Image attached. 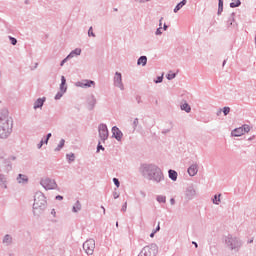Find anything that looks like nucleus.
Masks as SVG:
<instances>
[{
	"instance_id": "nucleus-38",
	"label": "nucleus",
	"mask_w": 256,
	"mask_h": 256,
	"mask_svg": "<svg viewBox=\"0 0 256 256\" xmlns=\"http://www.w3.org/2000/svg\"><path fill=\"white\" fill-rule=\"evenodd\" d=\"M161 81H163V77H159L156 83H161Z\"/></svg>"
},
{
	"instance_id": "nucleus-23",
	"label": "nucleus",
	"mask_w": 256,
	"mask_h": 256,
	"mask_svg": "<svg viewBox=\"0 0 256 256\" xmlns=\"http://www.w3.org/2000/svg\"><path fill=\"white\" fill-rule=\"evenodd\" d=\"M11 241H12V238L9 235H6L3 239V243L9 244L11 243Z\"/></svg>"
},
{
	"instance_id": "nucleus-40",
	"label": "nucleus",
	"mask_w": 256,
	"mask_h": 256,
	"mask_svg": "<svg viewBox=\"0 0 256 256\" xmlns=\"http://www.w3.org/2000/svg\"><path fill=\"white\" fill-rule=\"evenodd\" d=\"M51 214L53 215V217H55V215L57 214V212H55V209L51 211Z\"/></svg>"
},
{
	"instance_id": "nucleus-30",
	"label": "nucleus",
	"mask_w": 256,
	"mask_h": 256,
	"mask_svg": "<svg viewBox=\"0 0 256 256\" xmlns=\"http://www.w3.org/2000/svg\"><path fill=\"white\" fill-rule=\"evenodd\" d=\"M230 111H231V108H229V107H224V109H223L224 115H229Z\"/></svg>"
},
{
	"instance_id": "nucleus-3",
	"label": "nucleus",
	"mask_w": 256,
	"mask_h": 256,
	"mask_svg": "<svg viewBox=\"0 0 256 256\" xmlns=\"http://www.w3.org/2000/svg\"><path fill=\"white\" fill-rule=\"evenodd\" d=\"M47 205V200L43 193H36L34 198L33 209H43Z\"/></svg>"
},
{
	"instance_id": "nucleus-32",
	"label": "nucleus",
	"mask_w": 256,
	"mask_h": 256,
	"mask_svg": "<svg viewBox=\"0 0 256 256\" xmlns=\"http://www.w3.org/2000/svg\"><path fill=\"white\" fill-rule=\"evenodd\" d=\"M10 41H11L12 45H17V39L10 37Z\"/></svg>"
},
{
	"instance_id": "nucleus-33",
	"label": "nucleus",
	"mask_w": 256,
	"mask_h": 256,
	"mask_svg": "<svg viewBox=\"0 0 256 256\" xmlns=\"http://www.w3.org/2000/svg\"><path fill=\"white\" fill-rule=\"evenodd\" d=\"M113 181H114V184L116 185V187H119V179L114 178Z\"/></svg>"
},
{
	"instance_id": "nucleus-16",
	"label": "nucleus",
	"mask_w": 256,
	"mask_h": 256,
	"mask_svg": "<svg viewBox=\"0 0 256 256\" xmlns=\"http://www.w3.org/2000/svg\"><path fill=\"white\" fill-rule=\"evenodd\" d=\"M187 4V0H182L175 8L174 13H177L181 8H183L184 5Z\"/></svg>"
},
{
	"instance_id": "nucleus-48",
	"label": "nucleus",
	"mask_w": 256,
	"mask_h": 256,
	"mask_svg": "<svg viewBox=\"0 0 256 256\" xmlns=\"http://www.w3.org/2000/svg\"><path fill=\"white\" fill-rule=\"evenodd\" d=\"M125 209H127V203H125V206H124V211H125Z\"/></svg>"
},
{
	"instance_id": "nucleus-26",
	"label": "nucleus",
	"mask_w": 256,
	"mask_h": 256,
	"mask_svg": "<svg viewBox=\"0 0 256 256\" xmlns=\"http://www.w3.org/2000/svg\"><path fill=\"white\" fill-rule=\"evenodd\" d=\"M218 11H223V0H219V3H218Z\"/></svg>"
},
{
	"instance_id": "nucleus-12",
	"label": "nucleus",
	"mask_w": 256,
	"mask_h": 256,
	"mask_svg": "<svg viewBox=\"0 0 256 256\" xmlns=\"http://www.w3.org/2000/svg\"><path fill=\"white\" fill-rule=\"evenodd\" d=\"M114 85L116 87H119L120 89H123V83H122V78H121V73H116L114 77Z\"/></svg>"
},
{
	"instance_id": "nucleus-15",
	"label": "nucleus",
	"mask_w": 256,
	"mask_h": 256,
	"mask_svg": "<svg viewBox=\"0 0 256 256\" xmlns=\"http://www.w3.org/2000/svg\"><path fill=\"white\" fill-rule=\"evenodd\" d=\"M137 64H138V65H142L143 67H145V65H147V56H141V57L138 59Z\"/></svg>"
},
{
	"instance_id": "nucleus-31",
	"label": "nucleus",
	"mask_w": 256,
	"mask_h": 256,
	"mask_svg": "<svg viewBox=\"0 0 256 256\" xmlns=\"http://www.w3.org/2000/svg\"><path fill=\"white\" fill-rule=\"evenodd\" d=\"M221 201V199H217V196H215L214 197V199H213V203L215 204V205H219V202Z\"/></svg>"
},
{
	"instance_id": "nucleus-36",
	"label": "nucleus",
	"mask_w": 256,
	"mask_h": 256,
	"mask_svg": "<svg viewBox=\"0 0 256 256\" xmlns=\"http://www.w3.org/2000/svg\"><path fill=\"white\" fill-rule=\"evenodd\" d=\"M161 28H158L157 30H156V35H161Z\"/></svg>"
},
{
	"instance_id": "nucleus-47",
	"label": "nucleus",
	"mask_w": 256,
	"mask_h": 256,
	"mask_svg": "<svg viewBox=\"0 0 256 256\" xmlns=\"http://www.w3.org/2000/svg\"><path fill=\"white\" fill-rule=\"evenodd\" d=\"M164 31H167V26L164 24Z\"/></svg>"
},
{
	"instance_id": "nucleus-21",
	"label": "nucleus",
	"mask_w": 256,
	"mask_h": 256,
	"mask_svg": "<svg viewBox=\"0 0 256 256\" xmlns=\"http://www.w3.org/2000/svg\"><path fill=\"white\" fill-rule=\"evenodd\" d=\"M239 5H241L240 0H236V1L230 3V7H232V9L235 7H239Z\"/></svg>"
},
{
	"instance_id": "nucleus-28",
	"label": "nucleus",
	"mask_w": 256,
	"mask_h": 256,
	"mask_svg": "<svg viewBox=\"0 0 256 256\" xmlns=\"http://www.w3.org/2000/svg\"><path fill=\"white\" fill-rule=\"evenodd\" d=\"M167 79H169L170 81H171V79H175V73H173V72L168 73Z\"/></svg>"
},
{
	"instance_id": "nucleus-49",
	"label": "nucleus",
	"mask_w": 256,
	"mask_h": 256,
	"mask_svg": "<svg viewBox=\"0 0 256 256\" xmlns=\"http://www.w3.org/2000/svg\"><path fill=\"white\" fill-rule=\"evenodd\" d=\"M125 209H127V203H125V206H124V211H125Z\"/></svg>"
},
{
	"instance_id": "nucleus-4",
	"label": "nucleus",
	"mask_w": 256,
	"mask_h": 256,
	"mask_svg": "<svg viewBox=\"0 0 256 256\" xmlns=\"http://www.w3.org/2000/svg\"><path fill=\"white\" fill-rule=\"evenodd\" d=\"M83 249L87 255H93L95 251V240L89 239L83 244Z\"/></svg>"
},
{
	"instance_id": "nucleus-11",
	"label": "nucleus",
	"mask_w": 256,
	"mask_h": 256,
	"mask_svg": "<svg viewBox=\"0 0 256 256\" xmlns=\"http://www.w3.org/2000/svg\"><path fill=\"white\" fill-rule=\"evenodd\" d=\"M112 135L113 137H115V139H117V141H121V139L123 138V132H121V130H119L117 126H114L112 128Z\"/></svg>"
},
{
	"instance_id": "nucleus-44",
	"label": "nucleus",
	"mask_w": 256,
	"mask_h": 256,
	"mask_svg": "<svg viewBox=\"0 0 256 256\" xmlns=\"http://www.w3.org/2000/svg\"><path fill=\"white\" fill-rule=\"evenodd\" d=\"M56 199L61 200V199H63V196H56Z\"/></svg>"
},
{
	"instance_id": "nucleus-10",
	"label": "nucleus",
	"mask_w": 256,
	"mask_h": 256,
	"mask_svg": "<svg viewBox=\"0 0 256 256\" xmlns=\"http://www.w3.org/2000/svg\"><path fill=\"white\" fill-rule=\"evenodd\" d=\"M76 87H82V88L95 87V81L82 80V81L76 83Z\"/></svg>"
},
{
	"instance_id": "nucleus-25",
	"label": "nucleus",
	"mask_w": 256,
	"mask_h": 256,
	"mask_svg": "<svg viewBox=\"0 0 256 256\" xmlns=\"http://www.w3.org/2000/svg\"><path fill=\"white\" fill-rule=\"evenodd\" d=\"M157 201H158L159 203H165L166 198H165V196H158V197H157Z\"/></svg>"
},
{
	"instance_id": "nucleus-2",
	"label": "nucleus",
	"mask_w": 256,
	"mask_h": 256,
	"mask_svg": "<svg viewBox=\"0 0 256 256\" xmlns=\"http://www.w3.org/2000/svg\"><path fill=\"white\" fill-rule=\"evenodd\" d=\"M13 129V120L0 118V138L7 139Z\"/></svg>"
},
{
	"instance_id": "nucleus-41",
	"label": "nucleus",
	"mask_w": 256,
	"mask_h": 256,
	"mask_svg": "<svg viewBox=\"0 0 256 256\" xmlns=\"http://www.w3.org/2000/svg\"><path fill=\"white\" fill-rule=\"evenodd\" d=\"M161 230V226L159 225V223H158V226H157V228H156V233H157V231H160Z\"/></svg>"
},
{
	"instance_id": "nucleus-17",
	"label": "nucleus",
	"mask_w": 256,
	"mask_h": 256,
	"mask_svg": "<svg viewBox=\"0 0 256 256\" xmlns=\"http://www.w3.org/2000/svg\"><path fill=\"white\" fill-rule=\"evenodd\" d=\"M75 55H81V49H80V48H76L74 51H72V52L67 56V59H69L70 57H75Z\"/></svg>"
},
{
	"instance_id": "nucleus-22",
	"label": "nucleus",
	"mask_w": 256,
	"mask_h": 256,
	"mask_svg": "<svg viewBox=\"0 0 256 256\" xmlns=\"http://www.w3.org/2000/svg\"><path fill=\"white\" fill-rule=\"evenodd\" d=\"M74 213H77V211H81V203L77 202L76 205L73 207Z\"/></svg>"
},
{
	"instance_id": "nucleus-5",
	"label": "nucleus",
	"mask_w": 256,
	"mask_h": 256,
	"mask_svg": "<svg viewBox=\"0 0 256 256\" xmlns=\"http://www.w3.org/2000/svg\"><path fill=\"white\" fill-rule=\"evenodd\" d=\"M98 131H99L100 139H101L103 142H105V141H107V139H109V130L107 129V125L101 124V125L98 127Z\"/></svg>"
},
{
	"instance_id": "nucleus-39",
	"label": "nucleus",
	"mask_w": 256,
	"mask_h": 256,
	"mask_svg": "<svg viewBox=\"0 0 256 256\" xmlns=\"http://www.w3.org/2000/svg\"><path fill=\"white\" fill-rule=\"evenodd\" d=\"M156 233H157V231L152 232V233L150 234V237H151V238L155 237V234H156Z\"/></svg>"
},
{
	"instance_id": "nucleus-52",
	"label": "nucleus",
	"mask_w": 256,
	"mask_h": 256,
	"mask_svg": "<svg viewBox=\"0 0 256 256\" xmlns=\"http://www.w3.org/2000/svg\"><path fill=\"white\" fill-rule=\"evenodd\" d=\"M223 65H225V61H224Z\"/></svg>"
},
{
	"instance_id": "nucleus-1",
	"label": "nucleus",
	"mask_w": 256,
	"mask_h": 256,
	"mask_svg": "<svg viewBox=\"0 0 256 256\" xmlns=\"http://www.w3.org/2000/svg\"><path fill=\"white\" fill-rule=\"evenodd\" d=\"M142 173L144 177H148V179L156 181V183H161V181H163V172L155 165L144 166Z\"/></svg>"
},
{
	"instance_id": "nucleus-18",
	"label": "nucleus",
	"mask_w": 256,
	"mask_h": 256,
	"mask_svg": "<svg viewBox=\"0 0 256 256\" xmlns=\"http://www.w3.org/2000/svg\"><path fill=\"white\" fill-rule=\"evenodd\" d=\"M169 178L172 181H177V172L175 170H169Z\"/></svg>"
},
{
	"instance_id": "nucleus-19",
	"label": "nucleus",
	"mask_w": 256,
	"mask_h": 256,
	"mask_svg": "<svg viewBox=\"0 0 256 256\" xmlns=\"http://www.w3.org/2000/svg\"><path fill=\"white\" fill-rule=\"evenodd\" d=\"M17 181L18 183H27L28 179H27V176L23 174H19Z\"/></svg>"
},
{
	"instance_id": "nucleus-37",
	"label": "nucleus",
	"mask_w": 256,
	"mask_h": 256,
	"mask_svg": "<svg viewBox=\"0 0 256 256\" xmlns=\"http://www.w3.org/2000/svg\"><path fill=\"white\" fill-rule=\"evenodd\" d=\"M100 149H102V151H103L105 148H103V146L101 144H98L97 150L99 151Z\"/></svg>"
},
{
	"instance_id": "nucleus-43",
	"label": "nucleus",
	"mask_w": 256,
	"mask_h": 256,
	"mask_svg": "<svg viewBox=\"0 0 256 256\" xmlns=\"http://www.w3.org/2000/svg\"><path fill=\"white\" fill-rule=\"evenodd\" d=\"M170 202H171V205H175V199L172 198V199L170 200Z\"/></svg>"
},
{
	"instance_id": "nucleus-8",
	"label": "nucleus",
	"mask_w": 256,
	"mask_h": 256,
	"mask_svg": "<svg viewBox=\"0 0 256 256\" xmlns=\"http://www.w3.org/2000/svg\"><path fill=\"white\" fill-rule=\"evenodd\" d=\"M66 83H67V80L65 79V76H62L61 84H60V92L56 94L55 99H61L63 97V93L67 91Z\"/></svg>"
},
{
	"instance_id": "nucleus-27",
	"label": "nucleus",
	"mask_w": 256,
	"mask_h": 256,
	"mask_svg": "<svg viewBox=\"0 0 256 256\" xmlns=\"http://www.w3.org/2000/svg\"><path fill=\"white\" fill-rule=\"evenodd\" d=\"M67 159L68 161H75V154H68Z\"/></svg>"
},
{
	"instance_id": "nucleus-46",
	"label": "nucleus",
	"mask_w": 256,
	"mask_h": 256,
	"mask_svg": "<svg viewBox=\"0 0 256 256\" xmlns=\"http://www.w3.org/2000/svg\"><path fill=\"white\" fill-rule=\"evenodd\" d=\"M162 21H163V18L160 19V27H161V25H162Z\"/></svg>"
},
{
	"instance_id": "nucleus-29",
	"label": "nucleus",
	"mask_w": 256,
	"mask_h": 256,
	"mask_svg": "<svg viewBox=\"0 0 256 256\" xmlns=\"http://www.w3.org/2000/svg\"><path fill=\"white\" fill-rule=\"evenodd\" d=\"M88 36L89 37H95V34L93 33V27H90L89 30H88Z\"/></svg>"
},
{
	"instance_id": "nucleus-20",
	"label": "nucleus",
	"mask_w": 256,
	"mask_h": 256,
	"mask_svg": "<svg viewBox=\"0 0 256 256\" xmlns=\"http://www.w3.org/2000/svg\"><path fill=\"white\" fill-rule=\"evenodd\" d=\"M181 109L182 111H186V113H190L191 112V106H189L188 103H184L181 105Z\"/></svg>"
},
{
	"instance_id": "nucleus-50",
	"label": "nucleus",
	"mask_w": 256,
	"mask_h": 256,
	"mask_svg": "<svg viewBox=\"0 0 256 256\" xmlns=\"http://www.w3.org/2000/svg\"><path fill=\"white\" fill-rule=\"evenodd\" d=\"M116 227H119V223L118 222L116 223Z\"/></svg>"
},
{
	"instance_id": "nucleus-6",
	"label": "nucleus",
	"mask_w": 256,
	"mask_h": 256,
	"mask_svg": "<svg viewBox=\"0 0 256 256\" xmlns=\"http://www.w3.org/2000/svg\"><path fill=\"white\" fill-rule=\"evenodd\" d=\"M226 244L230 249H237V247H241V242H239V239L233 238V236H228L226 238Z\"/></svg>"
},
{
	"instance_id": "nucleus-7",
	"label": "nucleus",
	"mask_w": 256,
	"mask_h": 256,
	"mask_svg": "<svg viewBox=\"0 0 256 256\" xmlns=\"http://www.w3.org/2000/svg\"><path fill=\"white\" fill-rule=\"evenodd\" d=\"M250 128L248 125H244L242 127L236 128L232 131L233 137H241V135H245V133H249Z\"/></svg>"
},
{
	"instance_id": "nucleus-34",
	"label": "nucleus",
	"mask_w": 256,
	"mask_h": 256,
	"mask_svg": "<svg viewBox=\"0 0 256 256\" xmlns=\"http://www.w3.org/2000/svg\"><path fill=\"white\" fill-rule=\"evenodd\" d=\"M49 139H51V133L47 134V138H46V141H45L46 145L49 142Z\"/></svg>"
},
{
	"instance_id": "nucleus-24",
	"label": "nucleus",
	"mask_w": 256,
	"mask_h": 256,
	"mask_svg": "<svg viewBox=\"0 0 256 256\" xmlns=\"http://www.w3.org/2000/svg\"><path fill=\"white\" fill-rule=\"evenodd\" d=\"M64 145H65V141L62 139V140L60 141V144H59L58 147L56 148V151H60V149H63Z\"/></svg>"
},
{
	"instance_id": "nucleus-9",
	"label": "nucleus",
	"mask_w": 256,
	"mask_h": 256,
	"mask_svg": "<svg viewBox=\"0 0 256 256\" xmlns=\"http://www.w3.org/2000/svg\"><path fill=\"white\" fill-rule=\"evenodd\" d=\"M41 185L44 187V189H55V181L49 179V178H44L41 180Z\"/></svg>"
},
{
	"instance_id": "nucleus-42",
	"label": "nucleus",
	"mask_w": 256,
	"mask_h": 256,
	"mask_svg": "<svg viewBox=\"0 0 256 256\" xmlns=\"http://www.w3.org/2000/svg\"><path fill=\"white\" fill-rule=\"evenodd\" d=\"M41 147H43V141L40 142L38 149H41Z\"/></svg>"
},
{
	"instance_id": "nucleus-35",
	"label": "nucleus",
	"mask_w": 256,
	"mask_h": 256,
	"mask_svg": "<svg viewBox=\"0 0 256 256\" xmlns=\"http://www.w3.org/2000/svg\"><path fill=\"white\" fill-rule=\"evenodd\" d=\"M67 59H68V58L66 57V58L61 62V64H60L61 67H63V65H65V63L67 62Z\"/></svg>"
},
{
	"instance_id": "nucleus-45",
	"label": "nucleus",
	"mask_w": 256,
	"mask_h": 256,
	"mask_svg": "<svg viewBox=\"0 0 256 256\" xmlns=\"http://www.w3.org/2000/svg\"><path fill=\"white\" fill-rule=\"evenodd\" d=\"M193 243V245H195V247L197 248L198 247V245H197V243L196 242H192Z\"/></svg>"
},
{
	"instance_id": "nucleus-51",
	"label": "nucleus",
	"mask_w": 256,
	"mask_h": 256,
	"mask_svg": "<svg viewBox=\"0 0 256 256\" xmlns=\"http://www.w3.org/2000/svg\"><path fill=\"white\" fill-rule=\"evenodd\" d=\"M255 43H256V36H255Z\"/></svg>"
},
{
	"instance_id": "nucleus-14",
	"label": "nucleus",
	"mask_w": 256,
	"mask_h": 256,
	"mask_svg": "<svg viewBox=\"0 0 256 256\" xmlns=\"http://www.w3.org/2000/svg\"><path fill=\"white\" fill-rule=\"evenodd\" d=\"M43 103H45V98H39L35 103H34V109H39L40 107H43Z\"/></svg>"
},
{
	"instance_id": "nucleus-13",
	"label": "nucleus",
	"mask_w": 256,
	"mask_h": 256,
	"mask_svg": "<svg viewBox=\"0 0 256 256\" xmlns=\"http://www.w3.org/2000/svg\"><path fill=\"white\" fill-rule=\"evenodd\" d=\"M197 165H192L188 168V174L190 175V177H195V175H197Z\"/></svg>"
}]
</instances>
